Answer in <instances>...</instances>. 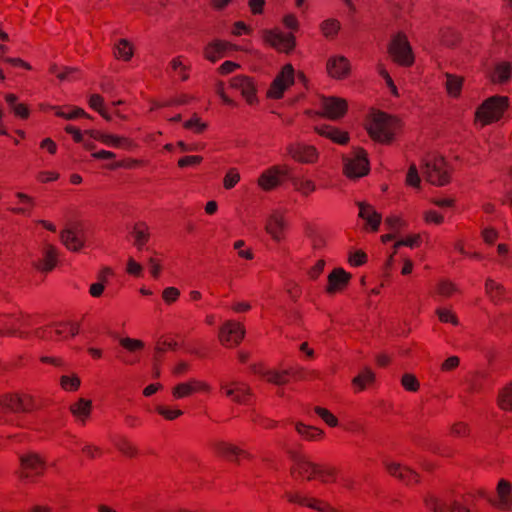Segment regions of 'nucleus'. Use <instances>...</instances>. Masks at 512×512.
<instances>
[{"instance_id": "20e7f679", "label": "nucleus", "mask_w": 512, "mask_h": 512, "mask_svg": "<svg viewBox=\"0 0 512 512\" xmlns=\"http://www.w3.org/2000/svg\"><path fill=\"white\" fill-rule=\"evenodd\" d=\"M422 171L428 182L433 185H445L449 182L446 162L441 157L424 160L422 162Z\"/></svg>"}, {"instance_id": "f704fd0d", "label": "nucleus", "mask_w": 512, "mask_h": 512, "mask_svg": "<svg viewBox=\"0 0 512 512\" xmlns=\"http://www.w3.org/2000/svg\"><path fill=\"white\" fill-rule=\"evenodd\" d=\"M446 89L451 96H458L460 94L463 79L450 73H446Z\"/></svg>"}, {"instance_id": "49530a36", "label": "nucleus", "mask_w": 512, "mask_h": 512, "mask_svg": "<svg viewBox=\"0 0 512 512\" xmlns=\"http://www.w3.org/2000/svg\"><path fill=\"white\" fill-rule=\"evenodd\" d=\"M115 445L126 456H134L137 453V449L126 439H120Z\"/></svg>"}, {"instance_id": "f03ea898", "label": "nucleus", "mask_w": 512, "mask_h": 512, "mask_svg": "<svg viewBox=\"0 0 512 512\" xmlns=\"http://www.w3.org/2000/svg\"><path fill=\"white\" fill-rule=\"evenodd\" d=\"M290 457L294 462V465L291 469L292 474L297 473L298 475L305 477L308 480L313 479L317 475L323 482H326L327 478H333L335 476V469L322 468L311 462L304 455L290 452Z\"/></svg>"}, {"instance_id": "6e6d98bb", "label": "nucleus", "mask_w": 512, "mask_h": 512, "mask_svg": "<svg viewBox=\"0 0 512 512\" xmlns=\"http://www.w3.org/2000/svg\"><path fill=\"white\" fill-rule=\"evenodd\" d=\"M157 412L162 415L163 417H165L167 420H173L175 418H177L178 416L182 415V411L181 410H171L167 407H164V406H158L156 408Z\"/></svg>"}, {"instance_id": "052dcab7", "label": "nucleus", "mask_w": 512, "mask_h": 512, "mask_svg": "<svg viewBox=\"0 0 512 512\" xmlns=\"http://www.w3.org/2000/svg\"><path fill=\"white\" fill-rule=\"evenodd\" d=\"M179 294H180V292L177 288L168 287L163 291V299L167 303H171V302H174L178 298Z\"/></svg>"}, {"instance_id": "79ce46f5", "label": "nucleus", "mask_w": 512, "mask_h": 512, "mask_svg": "<svg viewBox=\"0 0 512 512\" xmlns=\"http://www.w3.org/2000/svg\"><path fill=\"white\" fill-rule=\"evenodd\" d=\"M339 28H340V24L335 19L325 20L321 25L322 32L326 37L335 36L337 34Z\"/></svg>"}, {"instance_id": "864d4df0", "label": "nucleus", "mask_w": 512, "mask_h": 512, "mask_svg": "<svg viewBox=\"0 0 512 512\" xmlns=\"http://www.w3.org/2000/svg\"><path fill=\"white\" fill-rule=\"evenodd\" d=\"M133 235L135 238L134 244L138 247V249H142V247L148 240V233H146L143 229H140L139 227H135L133 230Z\"/></svg>"}, {"instance_id": "bf43d9fd", "label": "nucleus", "mask_w": 512, "mask_h": 512, "mask_svg": "<svg viewBox=\"0 0 512 512\" xmlns=\"http://www.w3.org/2000/svg\"><path fill=\"white\" fill-rule=\"evenodd\" d=\"M142 266L137 263L133 258L128 259L127 272L134 276H139L142 273Z\"/></svg>"}, {"instance_id": "4be33fe9", "label": "nucleus", "mask_w": 512, "mask_h": 512, "mask_svg": "<svg viewBox=\"0 0 512 512\" xmlns=\"http://www.w3.org/2000/svg\"><path fill=\"white\" fill-rule=\"evenodd\" d=\"M511 485L508 481L501 479L497 486V493L499 501L488 499V501L501 509L510 510L512 509V497L510 496Z\"/></svg>"}, {"instance_id": "c9c22d12", "label": "nucleus", "mask_w": 512, "mask_h": 512, "mask_svg": "<svg viewBox=\"0 0 512 512\" xmlns=\"http://www.w3.org/2000/svg\"><path fill=\"white\" fill-rule=\"evenodd\" d=\"M498 405L503 410L512 411V383L500 391L498 395Z\"/></svg>"}, {"instance_id": "7c9ffc66", "label": "nucleus", "mask_w": 512, "mask_h": 512, "mask_svg": "<svg viewBox=\"0 0 512 512\" xmlns=\"http://www.w3.org/2000/svg\"><path fill=\"white\" fill-rule=\"evenodd\" d=\"M91 407L92 403L90 400L81 398L70 406V411L79 421L84 423L90 415Z\"/></svg>"}, {"instance_id": "a19ab883", "label": "nucleus", "mask_w": 512, "mask_h": 512, "mask_svg": "<svg viewBox=\"0 0 512 512\" xmlns=\"http://www.w3.org/2000/svg\"><path fill=\"white\" fill-rule=\"evenodd\" d=\"M485 286L487 293L491 296L493 300L501 299L504 292V288L500 284L496 283L492 279H487Z\"/></svg>"}, {"instance_id": "680f3d73", "label": "nucleus", "mask_w": 512, "mask_h": 512, "mask_svg": "<svg viewBox=\"0 0 512 512\" xmlns=\"http://www.w3.org/2000/svg\"><path fill=\"white\" fill-rule=\"evenodd\" d=\"M202 161L201 156H185L178 161L179 167H186L188 165L199 164Z\"/></svg>"}, {"instance_id": "3c124183", "label": "nucleus", "mask_w": 512, "mask_h": 512, "mask_svg": "<svg viewBox=\"0 0 512 512\" xmlns=\"http://www.w3.org/2000/svg\"><path fill=\"white\" fill-rule=\"evenodd\" d=\"M239 180V173L236 171V169L232 168L227 172L224 178V187L226 189H231L238 183Z\"/></svg>"}, {"instance_id": "393cba45", "label": "nucleus", "mask_w": 512, "mask_h": 512, "mask_svg": "<svg viewBox=\"0 0 512 512\" xmlns=\"http://www.w3.org/2000/svg\"><path fill=\"white\" fill-rule=\"evenodd\" d=\"M350 275L342 268L334 269L328 276V293H334L342 289L349 281Z\"/></svg>"}, {"instance_id": "338daca9", "label": "nucleus", "mask_w": 512, "mask_h": 512, "mask_svg": "<svg viewBox=\"0 0 512 512\" xmlns=\"http://www.w3.org/2000/svg\"><path fill=\"white\" fill-rule=\"evenodd\" d=\"M418 240H419V236H413V237H409L407 239H404V240H400V241H397L395 244H394V248L395 249H398L400 246H408V247H414L417 245L418 243Z\"/></svg>"}, {"instance_id": "a878e982", "label": "nucleus", "mask_w": 512, "mask_h": 512, "mask_svg": "<svg viewBox=\"0 0 512 512\" xmlns=\"http://www.w3.org/2000/svg\"><path fill=\"white\" fill-rule=\"evenodd\" d=\"M328 73L334 78H343L349 72V64L342 56L332 57L327 62Z\"/></svg>"}, {"instance_id": "37998d69", "label": "nucleus", "mask_w": 512, "mask_h": 512, "mask_svg": "<svg viewBox=\"0 0 512 512\" xmlns=\"http://www.w3.org/2000/svg\"><path fill=\"white\" fill-rule=\"evenodd\" d=\"M195 391V387L192 384L188 383H180L173 388V396L175 398H183L185 396L190 395Z\"/></svg>"}, {"instance_id": "6ab92c4d", "label": "nucleus", "mask_w": 512, "mask_h": 512, "mask_svg": "<svg viewBox=\"0 0 512 512\" xmlns=\"http://www.w3.org/2000/svg\"><path fill=\"white\" fill-rule=\"evenodd\" d=\"M384 465L392 476L398 478L403 483L410 485L418 481V475L408 467L395 462H384Z\"/></svg>"}, {"instance_id": "603ef678", "label": "nucleus", "mask_w": 512, "mask_h": 512, "mask_svg": "<svg viewBox=\"0 0 512 512\" xmlns=\"http://www.w3.org/2000/svg\"><path fill=\"white\" fill-rule=\"evenodd\" d=\"M80 385V379L76 376H62L61 377V386L65 390H76Z\"/></svg>"}, {"instance_id": "9b49d317", "label": "nucleus", "mask_w": 512, "mask_h": 512, "mask_svg": "<svg viewBox=\"0 0 512 512\" xmlns=\"http://www.w3.org/2000/svg\"><path fill=\"white\" fill-rule=\"evenodd\" d=\"M282 178H289L288 169L286 167L272 166L260 175L258 185L263 190L269 191L280 185Z\"/></svg>"}, {"instance_id": "0eeeda50", "label": "nucleus", "mask_w": 512, "mask_h": 512, "mask_svg": "<svg viewBox=\"0 0 512 512\" xmlns=\"http://www.w3.org/2000/svg\"><path fill=\"white\" fill-rule=\"evenodd\" d=\"M389 53L401 65L409 66L413 63L414 58L410 44L402 34H398L392 39Z\"/></svg>"}, {"instance_id": "6e6552de", "label": "nucleus", "mask_w": 512, "mask_h": 512, "mask_svg": "<svg viewBox=\"0 0 512 512\" xmlns=\"http://www.w3.org/2000/svg\"><path fill=\"white\" fill-rule=\"evenodd\" d=\"M245 335L244 327L234 321H226L219 329V340L223 345H238Z\"/></svg>"}, {"instance_id": "c03bdc74", "label": "nucleus", "mask_w": 512, "mask_h": 512, "mask_svg": "<svg viewBox=\"0 0 512 512\" xmlns=\"http://www.w3.org/2000/svg\"><path fill=\"white\" fill-rule=\"evenodd\" d=\"M120 345L127 349L130 352H134L136 350L142 349L144 347V343L141 340L132 339L129 337L120 339Z\"/></svg>"}, {"instance_id": "b1692460", "label": "nucleus", "mask_w": 512, "mask_h": 512, "mask_svg": "<svg viewBox=\"0 0 512 512\" xmlns=\"http://www.w3.org/2000/svg\"><path fill=\"white\" fill-rule=\"evenodd\" d=\"M17 325L23 326V327L30 326L29 316L21 315L19 317H16L14 319L13 323H8V322L3 323L5 331H0V335H9V336H17L20 338H27L28 333L21 330L19 327H17Z\"/></svg>"}, {"instance_id": "473e14b6", "label": "nucleus", "mask_w": 512, "mask_h": 512, "mask_svg": "<svg viewBox=\"0 0 512 512\" xmlns=\"http://www.w3.org/2000/svg\"><path fill=\"white\" fill-rule=\"evenodd\" d=\"M57 250L52 245H47L43 252V259L38 265V268L43 271H50L56 264Z\"/></svg>"}, {"instance_id": "423d86ee", "label": "nucleus", "mask_w": 512, "mask_h": 512, "mask_svg": "<svg viewBox=\"0 0 512 512\" xmlns=\"http://www.w3.org/2000/svg\"><path fill=\"white\" fill-rule=\"evenodd\" d=\"M253 372L256 374H259L263 378H265L268 382L273 383L275 385H283L287 383V376L289 374L294 375L296 378L299 379H308L310 376H317V373L314 371L308 372L305 371L303 368H297L295 371L290 370H283L281 372L279 371H266L261 368H258L257 366H254L252 368Z\"/></svg>"}, {"instance_id": "69168bd1", "label": "nucleus", "mask_w": 512, "mask_h": 512, "mask_svg": "<svg viewBox=\"0 0 512 512\" xmlns=\"http://www.w3.org/2000/svg\"><path fill=\"white\" fill-rule=\"evenodd\" d=\"M147 264L149 266L150 272L153 277L157 278L159 276L161 265L160 263L153 257L148 258Z\"/></svg>"}, {"instance_id": "1a4fd4ad", "label": "nucleus", "mask_w": 512, "mask_h": 512, "mask_svg": "<svg viewBox=\"0 0 512 512\" xmlns=\"http://www.w3.org/2000/svg\"><path fill=\"white\" fill-rule=\"evenodd\" d=\"M63 245L71 251H79L84 246V231L80 224L74 223L60 233Z\"/></svg>"}, {"instance_id": "4d7b16f0", "label": "nucleus", "mask_w": 512, "mask_h": 512, "mask_svg": "<svg viewBox=\"0 0 512 512\" xmlns=\"http://www.w3.org/2000/svg\"><path fill=\"white\" fill-rule=\"evenodd\" d=\"M184 127L187 129H193L194 131L200 133L206 128V124L201 122L199 118L194 117L191 120H188L184 123Z\"/></svg>"}, {"instance_id": "58836bf2", "label": "nucleus", "mask_w": 512, "mask_h": 512, "mask_svg": "<svg viewBox=\"0 0 512 512\" xmlns=\"http://www.w3.org/2000/svg\"><path fill=\"white\" fill-rule=\"evenodd\" d=\"M290 179L296 190L304 195H308L316 189L315 184L311 180L298 177H292Z\"/></svg>"}, {"instance_id": "a18cd8bd", "label": "nucleus", "mask_w": 512, "mask_h": 512, "mask_svg": "<svg viewBox=\"0 0 512 512\" xmlns=\"http://www.w3.org/2000/svg\"><path fill=\"white\" fill-rule=\"evenodd\" d=\"M406 182L408 185L413 187H419L420 186V176L418 173V169L415 164H411L407 173Z\"/></svg>"}, {"instance_id": "f257e3e1", "label": "nucleus", "mask_w": 512, "mask_h": 512, "mask_svg": "<svg viewBox=\"0 0 512 512\" xmlns=\"http://www.w3.org/2000/svg\"><path fill=\"white\" fill-rule=\"evenodd\" d=\"M398 128L399 122L396 118L383 112H375L371 117L368 133L375 141L389 143Z\"/></svg>"}, {"instance_id": "0e129e2a", "label": "nucleus", "mask_w": 512, "mask_h": 512, "mask_svg": "<svg viewBox=\"0 0 512 512\" xmlns=\"http://www.w3.org/2000/svg\"><path fill=\"white\" fill-rule=\"evenodd\" d=\"M103 98L98 94H93L90 96L89 105L94 110L98 111L103 109Z\"/></svg>"}, {"instance_id": "dca6fc26", "label": "nucleus", "mask_w": 512, "mask_h": 512, "mask_svg": "<svg viewBox=\"0 0 512 512\" xmlns=\"http://www.w3.org/2000/svg\"><path fill=\"white\" fill-rule=\"evenodd\" d=\"M287 152L293 159L303 163H313L318 157L315 147L303 143L289 145Z\"/></svg>"}, {"instance_id": "ddd939ff", "label": "nucleus", "mask_w": 512, "mask_h": 512, "mask_svg": "<svg viewBox=\"0 0 512 512\" xmlns=\"http://www.w3.org/2000/svg\"><path fill=\"white\" fill-rule=\"evenodd\" d=\"M294 82V69L292 65H285L279 75L274 79L268 95L272 98L282 97L284 91Z\"/></svg>"}, {"instance_id": "de8ad7c7", "label": "nucleus", "mask_w": 512, "mask_h": 512, "mask_svg": "<svg viewBox=\"0 0 512 512\" xmlns=\"http://www.w3.org/2000/svg\"><path fill=\"white\" fill-rule=\"evenodd\" d=\"M440 321L445 323H451L453 325H458V319L454 313L445 308H439L436 311Z\"/></svg>"}, {"instance_id": "c756f323", "label": "nucleus", "mask_w": 512, "mask_h": 512, "mask_svg": "<svg viewBox=\"0 0 512 512\" xmlns=\"http://www.w3.org/2000/svg\"><path fill=\"white\" fill-rule=\"evenodd\" d=\"M214 449L215 451L220 454V455H223L227 458H231L235 461H237V456L238 455H244L246 457H249V454L246 453L245 451L241 450L240 448H238L237 446H234L232 444H229V443H226V442H223V441H219L217 443L214 444Z\"/></svg>"}, {"instance_id": "774afa93", "label": "nucleus", "mask_w": 512, "mask_h": 512, "mask_svg": "<svg viewBox=\"0 0 512 512\" xmlns=\"http://www.w3.org/2000/svg\"><path fill=\"white\" fill-rule=\"evenodd\" d=\"M366 258L367 256L364 252L357 251L350 255V262L355 266H359L366 261Z\"/></svg>"}, {"instance_id": "cd10ccee", "label": "nucleus", "mask_w": 512, "mask_h": 512, "mask_svg": "<svg viewBox=\"0 0 512 512\" xmlns=\"http://www.w3.org/2000/svg\"><path fill=\"white\" fill-rule=\"evenodd\" d=\"M316 132L338 144H346L349 140L348 134L334 127L323 125L315 128Z\"/></svg>"}, {"instance_id": "5fc2aeb1", "label": "nucleus", "mask_w": 512, "mask_h": 512, "mask_svg": "<svg viewBox=\"0 0 512 512\" xmlns=\"http://www.w3.org/2000/svg\"><path fill=\"white\" fill-rule=\"evenodd\" d=\"M53 109L56 110V115L57 116L62 117L64 119H68V120L74 119V118L79 117V116H85V117L88 116L85 113V111L83 109H81V108H74L71 113H65V112L61 111L60 109H58L56 107H54Z\"/></svg>"}, {"instance_id": "e2e57ef3", "label": "nucleus", "mask_w": 512, "mask_h": 512, "mask_svg": "<svg viewBox=\"0 0 512 512\" xmlns=\"http://www.w3.org/2000/svg\"><path fill=\"white\" fill-rule=\"evenodd\" d=\"M379 73L385 79L391 92L397 96L398 95L397 87L395 86V84H394L392 78L389 76L388 72L385 69H383L382 67H379Z\"/></svg>"}, {"instance_id": "39448f33", "label": "nucleus", "mask_w": 512, "mask_h": 512, "mask_svg": "<svg viewBox=\"0 0 512 512\" xmlns=\"http://www.w3.org/2000/svg\"><path fill=\"white\" fill-rule=\"evenodd\" d=\"M345 173L350 178H359L366 175L369 171V162L366 152L357 148L353 151L351 157L344 158Z\"/></svg>"}, {"instance_id": "ea45409f", "label": "nucleus", "mask_w": 512, "mask_h": 512, "mask_svg": "<svg viewBox=\"0 0 512 512\" xmlns=\"http://www.w3.org/2000/svg\"><path fill=\"white\" fill-rule=\"evenodd\" d=\"M297 432L308 440H314L323 435V431L312 426H306L302 423L296 424Z\"/></svg>"}, {"instance_id": "aec40b11", "label": "nucleus", "mask_w": 512, "mask_h": 512, "mask_svg": "<svg viewBox=\"0 0 512 512\" xmlns=\"http://www.w3.org/2000/svg\"><path fill=\"white\" fill-rule=\"evenodd\" d=\"M221 389L224 390L226 396L230 397L236 403H246L251 394L250 388L239 382H232L231 386L221 383Z\"/></svg>"}, {"instance_id": "9d476101", "label": "nucleus", "mask_w": 512, "mask_h": 512, "mask_svg": "<svg viewBox=\"0 0 512 512\" xmlns=\"http://www.w3.org/2000/svg\"><path fill=\"white\" fill-rule=\"evenodd\" d=\"M22 472L20 477L27 479L32 476L41 475L45 469L44 460L36 453L30 452L19 457Z\"/></svg>"}, {"instance_id": "c85d7f7f", "label": "nucleus", "mask_w": 512, "mask_h": 512, "mask_svg": "<svg viewBox=\"0 0 512 512\" xmlns=\"http://www.w3.org/2000/svg\"><path fill=\"white\" fill-rule=\"evenodd\" d=\"M284 220L280 214L277 212L271 214L266 223V231L273 237L275 240H280L281 233L284 229Z\"/></svg>"}, {"instance_id": "f8f14e48", "label": "nucleus", "mask_w": 512, "mask_h": 512, "mask_svg": "<svg viewBox=\"0 0 512 512\" xmlns=\"http://www.w3.org/2000/svg\"><path fill=\"white\" fill-rule=\"evenodd\" d=\"M0 405L3 409L12 412H29L37 408L34 400L29 395H24L23 397L18 395H5L0 398Z\"/></svg>"}, {"instance_id": "09e8293b", "label": "nucleus", "mask_w": 512, "mask_h": 512, "mask_svg": "<svg viewBox=\"0 0 512 512\" xmlns=\"http://www.w3.org/2000/svg\"><path fill=\"white\" fill-rule=\"evenodd\" d=\"M315 412L331 427H335L338 424L337 418L330 413L327 409L316 407Z\"/></svg>"}, {"instance_id": "5701e85b", "label": "nucleus", "mask_w": 512, "mask_h": 512, "mask_svg": "<svg viewBox=\"0 0 512 512\" xmlns=\"http://www.w3.org/2000/svg\"><path fill=\"white\" fill-rule=\"evenodd\" d=\"M356 204L359 207V217L364 219L373 231H377L382 220L381 214L365 202L358 201Z\"/></svg>"}, {"instance_id": "2f4dec72", "label": "nucleus", "mask_w": 512, "mask_h": 512, "mask_svg": "<svg viewBox=\"0 0 512 512\" xmlns=\"http://www.w3.org/2000/svg\"><path fill=\"white\" fill-rule=\"evenodd\" d=\"M227 47L228 43L222 41L210 43L205 49V57L212 62H216L223 56Z\"/></svg>"}, {"instance_id": "bb28decb", "label": "nucleus", "mask_w": 512, "mask_h": 512, "mask_svg": "<svg viewBox=\"0 0 512 512\" xmlns=\"http://www.w3.org/2000/svg\"><path fill=\"white\" fill-rule=\"evenodd\" d=\"M287 498L292 503H298L316 509L320 512H335V509L315 499L307 498L300 494L288 493Z\"/></svg>"}, {"instance_id": "e433bc0d", "label": "nucleus", "mask_w": 512, "mask_h": 512, "mask_svg": "<svg viewBox=\"0 0 512 512\" xmlns=\"http://www.w3.org/2000/svg\"><path fill=\"white\" fill-rule=\"evenodd\" d=\"M375 375L371 369L365 368L358 376H356L352 383L359 390H363L366 387V384L372 383L374 381Z\"/></svg>"}, {"instance_id": "412c9836", "label": "nucleus", "mask_w": 512, "mask_h": 512, "mask_svg": "<svg viewBox=\"0 0 512 512\" xmlns=\"http://www.w3.org/2000/svg\"><path fill=\"white\" fill-rule=\"evenodd\" d=\"M487 73L494 83H506L512 75V66L509 62H497L488 68Z\"/></svg>"}, {"instance_id": "f3484780", "label": "nucleus", "mask_w": 512, "mask_h": 512, "mask_svg": "<svg viewBox=\"0 0 512 512\" xmlns=\"http://www.w3.org/2000/svg\"><path fill=\"white\" fill-rule=\"evenodd\" d=\"M427 506L435 512H471V509L464 503L453 499L442 501L431 497L426 501Z\"/></svg>"}, {"instance_id": "a211bd4d", "label": "nucleus", "mask_w": 512, "mask_h": 512, "mask_svg": "<svg viewBox=\"0 0 512 512\" xmlns=\"http://www.w3.org/2000/svg\"><path fill=\"white\" fill-rule=\"evenodd\" d=\"M231 87L239 90L249 104L256 102V88L250 78L242 75L233 77Z\"/></svg>"}, {"instance_id": "4c0bfd02", "label": "nucleus", "mask_w": 512, "mask_h": 512, "mask_svg": "<svg viewBox=\"0 0 512 512\" xmlns=\"http://www.w3.org/2000/svg\"><path fill=\"white\" fill-rule=\"evenodd\" d=\"M98 140L102 143L113 146V147H124L129 145V140L123 137H118L112 134L103 133V135L97 136Z\"/></svg>"}, {"instance_id": "2eb2a0df", "label": "nucleus", "mask_w": 512, "mask_h": 512, "mask_svg": "<svg viewBox=\"0 0 512 512\" xmlns=\"http://www.w3.org/2000/svg\"><path fill=\"white\" fill-rule=\"evenodd\" d=\"M320 106L324 115L332 120L341 118L347 111L346 101L338 97H322Z\"/></svg>"}, {"instance_id": "7ed1b4c3", "label": "nucleus", "mask_w": 512, "mask_h": 512, "mask_svg": "<svg viewBox=\"0 0 512 512\" xmlns=\"http://www.w3.org/2000/svg\"><path fill=\"white\" fill-rule=\"evenodd\" d=\"M508 106V98L493 96L482 103L475 113L476 120L482 125L499 120Z\"/></svg>"}, {"instance_id": "72a5a7b5", "label": "nucleus", "mask_w": 512, "mask_h": 512, "mask_svg": "<svg viewBox=\"0 0 512 512\" xmlns=\"http://www.w3.org/2000/svg\"><path fill=\"white\" fill-rule=\"evenodd\" d=\"M114 53L117 57L129 61L133 56V48L128 40L120 39L114 45Z\"/></svg>"}, {"instance_id": "4468645a", "label": "nucleus", "mask_w": 512, "mask_h": 512, "mask_svg": "<svg viewBox=\"0 0 512 512\" xmlns=\"http://www.w3.org/2000/svg\"><path fill=\"white\" fill-rule=\"evenodd\" d=\"M264 40L279 51L289 53L295 46V38L292 34H283L281 32L266 30Z\"/></svg>"}, {"instance_id": "8fccbe9b", "label": "nucleus", "mask_w": 512, "mask_h": 512, "mask_svg": "<svg viewBox=\"0 0 512 512\" xmlns=\"http://www.w3.org/2000/svg\"><path fill=\"white\" fill-rule=\"evenodd\" d=\"M401 383L408 391H416L419 388V382L412 374H404Z\"/></svg>"}, {"instance_id": "13d9d810", "label": "nucleus", "mask_w": 512, "mask_h": 512, "mask_svg": "<svg viewBox=\"0 0 512 512\" xmlns=\"http://www.w3.org/2000/svg\"><path fill=\"white\" fill-rule=\"evenodd\" d=\"M454 291L455 287L447 281H441L438 285V293L443 297L451 296Z\"/></svg>"}]
</instances>
